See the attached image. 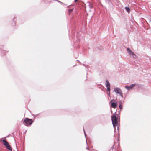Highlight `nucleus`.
Returning a JSON list of instances; mask_svg holds the SVG:
<instances>
[{"label":"nucleus","instance_id":"2eb2a0df","mask_svg":"<svg viewBox=\"0 0 151 151\" xmlns=\"http://www.w3.org/2000/svg\"><path fill=\"white\" fill-rule=\"evenodd\" d=\"M78 0H74V1L76 2Z\"/></svg>","mask_w":151,"mask_h":151},{"label":"nucleus","instance_id":"f03ea898","mask_svg":"<svg viewBox=\"0 0 151 151\" xmlns=\"http://www.w3.org/2000/svg\"><path fill=\"white\" fill-rule=\"evenodd\" d=\"M114 92L116 94L121 96L122 98L123 97V93L121 89L118 87L115 88L114 89Z\"/></svg>","mask_w":151,"mask_h":151},{"label":"nucleus","instance_id":"6e6552de","mask_svg":"<svg viewBox=\"0 0 151 151\" xmlns=\"http://www.w3.org/2000/svg\"><path fill=\"white\" fill-rule=\"evenodd\" d=\"M127 51L129 55H133V56H136L134 53L129 48H127Z\"/></svg>","mask_w":151,"mask_h":151},{"label":"nucleus","instance_id":"423d86ee","mask_svg":"<svg viewBox=\"0 0 151 151\" xmlns=\"http://www.w3.org/2000/svg\"><path fill=\"white\" fill-rule=\"evenodd\" d=\"M135 84H132L130 86L126 85L125 86L126 89L128 90L131 89L134 87L135 86Z\"/></svg>","mask_w":151,"mask_h":151},{"label":"nucleus","instance_id":"0eeeda50","mask_svg":"<svg viewBox=\"0 0 151 151\" xmlns=\"http://www.w3.org/2000/svg\"><path fill=\"white\" fill-rule=\"evenodd\" d=\"M106 86L107 88L108 91H110V84L108 81L107 80L106 82Z\"/></svg>","mask_w":151,"mask_h":151},{"label":"nucleus","instance_id":"dca6fc26","mask_svg":"<svg viewBox=\"0 0 151 151\" xmlns=\"http://www.w3.org/2000/svg\"><path fill=\"white\" fill-rule=\"evenodd\" d=\"M86 149H87V150H88V147H87V148H86Z\"/></svg>","mask_w":151,"mask_h":151},{"label":"nucleus","instance_id":"20e7f679","mask_svg":"<svg viewBox=\"0 0 151 151\" xmlns=\"http://www.w3.org/2000/svg\"><path fill=\"white\" fill-rule=\"evenodd\" d=\"M111 106L114 108H116L117 106L116 101L114 99L111 100L110 101Z\"/></svg>","mask_w":151,"mask_h":151},{"label":"nucleus","instance_id":"f257e3e1","mask_svg":"<svg viewBox=\"0 0 151 151\" xmlns=\"http://www.w3.org/2000/svg\"><path fill=\"white\" fill-rule=\"evenodd\" d=\"M118 116L116 114L113 115L111 117V120L112 122V124L114 126V129H115L116 126L117 127V129H118L119 128V127L118 126Z\"/></svg>","mask_w":151,"mask_h":151},{"label":"nucleus","instance_id":"1a4fd4ad","mask_svg":"<svg viewBox=\"0 0 151 151\" xmlns=\"http://www.w3.org/2000/svg\"><path fill=\"white\" fill-rule=\"evenodd\" d=\"M125 10H126V11L128 12V13L130 11V9L129 7H125Z\"/></svg>","mask_w":151,"mask_h":151},{"label":"nucleus","instance_id":"7ed1b4c3","mask_svg":"<svg viewBox=\"0 0 151 151\" xmlns=\"http://www.w3.org/2000/svg\"><path fill=\"white\" fill-rule=\"evenodd\" d=\"M32 119L28 118H25L24 121V122L25 123L24 124L27 126L31 125L32 123Z\"/></svg>","mask_w":151,"mask_h":151},{"label":"nucleus","instance_id":"ddd939ff","mask_svg":"<svg viewBox=\"0 0 151 151\" xmlns=\"http://www.w3.org/2000/svg\"><path fill=\"white\" fill-rule=\"evenodd\" d=\"M73 9H70L69 11L70 12H71L73 11Z\"/></svg>","mask_w":151,"mask_h":151},{"label":"nucleus","instance_id":"a211bd4d","mask_svg":"<svg viewBox=\"0 0 151 151\" xmlns=\"http://www.w3.org/2000/svg\"><path fill=\"white\" fill-rule=\"evenodd\" d=\"M89 11H91V10L90 9V10H89Z\"/></svg>","mask_w":151,"mask_h":151},{"label":"nucleus","instance_id":"9b49d317","mask_svg":"<svg viewBox=\"0 0 151 151\" xmlns=\"http://www.w3.org/2000/svg\"><path fill=\"white\" fill-rule=\"evenodd\" d=\"M119 109H122V106L121 104H119Z\"/></svg>","mask_w":151,"mask_h":151},{"label":"nucleus","instance_id":"4468645a","mask_svg":"<svg viewBox=\"0 0 151 151\" xmlns=\"http://www.w3.org/2000/svg\"><path fill=\"white\" fill-rule=\"evenodd\" d=\"M83 131H84V133L85 135V136H86V133L85 132V130H84V128L83 129Z\"/></svg>","mask_w":151,"mask_h":151},{"label":"nucleus","instance_id":"f3484780","mask_svg":"<svg viewBox=\"0 0 151 151\" xmlns=\"http://www.w3.org/2000/svg\"><path fill=\"white\" fill-rule=\"evenodd\" d=\"M57 1H58V2H61L60 1H59L57 0Z\"/></svg>","mask_w":151,"mask_h":151},{"label":"nucleus","instance_id":"f8f14e48","mask_svg":"<svg viewBox=\"0 0 151 151\" xmlns=\"http://www.w3.org/2000/svg\"><path fill=\"white\" fill-rule=\"evenodd\" d=\"M107 94L108 96H110V91H108Z\"/></svg>","mask_w":151,"mask_h":151},{"label":"nucleus","instance_id":"9d476101","mask_svg":"<svg viewBox=\"0 0 151 151\" xmlns=\"http://www.w3.org/2000/svg\"><path fill=\"white\" fill-rule=\"evenodd\" d=\"M89 7L90 8H93L92 5L91 4H89Z\"/></svg>","mask_w":151,"mask_h":151},{"label":"nucleus","instance_id":"39448f33","mask_svg":"<svg viewBox=\"0 0 151 151\" xmlns=\"http://www.w3.org/2000/svg\"><path fill=\"white\" fill-rule=\"evenodd\" d=\"M2 142H4L3 144L6 146L7 149L10 150H12V148L7 141H5L4 140H3Z\"/></svg>","mask_w":151,"mask_h":151}]
</instances>
